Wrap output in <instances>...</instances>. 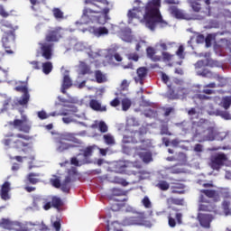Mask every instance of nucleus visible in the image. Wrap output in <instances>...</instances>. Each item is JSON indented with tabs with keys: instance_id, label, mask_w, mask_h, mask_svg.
<instances>
[{
	"instance_id": "61",
	"label": "nucleus",
	"mask_w": 231,
	"mask_h": 231,
	"mask_svg": "<svg viewBox=\"0 0 231 231\" xmlns=\"http://www.w3.org/2000/svg\"><path fill=\"white\" fill-rule=\"evenodd\" d=\"M116 169H118L119 172H125L127 165H125V162H122L116 165Z\"/></svg>"
},
{
	"instance_id": "41",
	"label": "nucleus",
	"mask_w": 231,
	"mask_h": 231,
	"mask_svg": "<svg viewBox=\"0 0 231 231\" xmlns=\"http://www.w3.org/2000/svg\"><path fill=\"white\" fill-rule=\"evenodd\" d=\"M30 102V93L23 94L20 100H18L19 106H28Z\"/></svg>"
},
{
	"instance_id": "46",
	"label": "nucleus",
	"mask_w": 231,
	"mask_h": 231,
	"mask_svg": "<svg viewBox=\"0 0 231 231\" xmlns=\"http://www.w3.org/2000/svg\"><path fill=\"white\" fill-rule=\"evenodd\" d=\"M127 125L128 127H138V125H140V123H138V120H136L135 117H130L127 120Z\"/></svg>"
},
{
	"instance_id": "16",
	"label": "nucleus",
	"mask_w": 231,
	"mask_h": 231,
	"mask_svg": "<svg viewBox=\"0 0 231 231\" xmlns=\"http://www.w3.org/2000/svg\"><path fill=\"white\" fill-rule=\"evenodd\" d=\"M149 73V69L147 67H140L136 70L137 77L134 78V81L136 84H141L143 86V80L147 78V74Z\"/></svg>"
},
{
	"instance_id": "22",
	"label": "nucleus",
	"mask_w": 231,
	"mask_h": 231,
	"mask_svg": "<svg viewBox=\"0 0 231 231\" xmlns=\"http://www.w3.org/2000/svg\"><path fill=\"white\" fill-rule=\"evenodd\" d=\"M171 194H184L185 184L181 182H172L171 183Z\"/></svg>"
},
{
	"instance_id": "32",
	"label": "nucleus",
	"mask_w": 231,
	"mask_h": 231,
	"mask_svg": "<svg viewBox=\"0 0 231 231\" xmlns=\"http://www.w3.org/2000/svg\"><path fill=\"white\" fill-rule=\"evenodd\" d=\"M38 176L39 174L31 172L27 175L26 180L28 183H31V185H37V183H39V179H37Z\"/></svg>"
},
{
	"instance_id": "48",
	"label": "nucleus",
	"mask_w": 231,
	"mask_h": 231,
	"mask_svg": "<svg viewBox=\"0 0 231 231\" xmlns=\"http://www.w3.org/2000/svg\"><path fill=\"white\" fill-rule=\"evenodd\" d=\"M222 208H223L226 216H228V214H230V202L226 201V200L223 201Z\"/></svg>"
},
{
	"instance_id": "26",
	"label": "nucleus",
	"mask_w": 231,
	"mask_h": 231,
	"mask_svg": "<svg viewBox=\"0 0 231 231\" xmlns=\"http://www.w3.org/2000/svg\"><path fill=\"white\" fill-rule=\"evenodd\" d=\"M139 158H141L144 163H150V162H152V153L150 151L141 152H139Z\"/></svg>"
},
{
	"instance_id": "3",
	"label": "nucleus",
	"mask_w": 231,
	"mask_h": 231,
	"mask_svg": "<svg viewBox=\"0 0 231 231\" xmlns=\"http://www.w3.org/2000/svg\"><path fill=\"white\" fill-rule=\"evenodd\" d=\"M97 3H104V0H85V5H91L92 6H95L96 9H91L89 7H85L83 9L81 19L85 21L83 22L84 24H88L93 21V18L95 17L93 14H104V15L109 14V8H104L102 10V7L97 5Z\"/></svg>"
},
{
	"instance_id": "34",
	"label": "nucleus",
	"mask_w": 231,
	"mask_h": 231,
	"mask_svg": "<svg viewBox=\"0 0 231 231\" xmlns=\"http://www.w3.org/2000/svg\"><path fill=\"white\" fill-rule=\"evenodd\" d=\"M109 33V30L106 27H98L94 29V35L96 37H102V35H107Z\"/></svg>"
},
{
	"instance_id": "45",
	"label": "nucleus",
	"mask_w": 231,
	"mask_h": 231,
	"mask_svg": "<svg viewBox=\"0 0 231 231\" xmlns=\"http://www.w3.org/2000/svg\"><path fill=\"white\" fill-rule=\"evenodd\" d=\"M206 66L208 68H219V63L217 60H214L212 59H207Z\"/></svg>"
},
{
	"instance_id": "5",
	"label": "nucleus",
	"mask_w": 231,
	"mask_h": 231,
	"mask_svg": "<svg viewBox=\"0 0 231 231\" xmlns=\"http://www.w3.org/2000/svg\"><path fill=\"white\" fill-rule=\"evenodd\" d=\"M195 134L200 136L204 142H214L217 136V130L214 126H208L206 123H198Z\"/></svg>"
},
{
	"instance_id": "17",
	"label": "nucleus",
	"mask_w": 231,
	"mask_h": 231,
	"mask_svg": "<svg viewBox=\"0 0 231 231\" xmlns=\"http://www.w3.org/2000/svg\"><path fill=\"white\" fill-rule=\"evenodd\" d=\"M175 213H170L169 217H168V223H169V226H171V228H174V226H176V220L177 223L181 224V217H183V215L180 212H178V209H174ZM174 217L176 219H174Z\"/></svg>"
},
{
	"instance_id": "13",
	"label": "nucleus",
	"mask_w": 231,
	"mask_h": 231,
	"mask_svg": "<svg viewBox=\"0 0 231 231\" xmlns=\"http://www.w3.org/2000/svg\"><path fill=\"white\" fill-rule=\"evenodd\" d=\"M228 158L225 153H218L212 157L211 159V167L214 171H219L223 165H225V162H226Z\"/></svg>"
},
{
	"instance_id": "8",
	"label": "nucleus",
	"mask_w": 231,
	"mask_h": 231,
	"mask_svg": "<svg viewBox=\"0 0 231 231\" xmlns=\"http://www.w3.org/2000/svg\"><path fill=\"white\" fill-rule=\"evenodd\" d=\"M8 125L18 129L21 133H25V134H28L32 131V125H30L28 116L25 115L22 116V119H14V121L8 122Z\"/></svg>"
},
{
	"instance_id": "57",
	"label": "nucleus",
	"mask_w": 231,
	"mask_h": 231,
	"mask_svg": "<svg viewBox=\"0 0 231 231\" xmlns=\"http://www.w3.org/2000/svg\"><path fill=\"white\" fill-rule=\"evenodd\" d=\"M116 182L118 183V185H122V187H127V185H129V182H127L125 179H122V178H117L116 180Z\"/></svg>"
},
{
	"instance_id": "60",
	"label": "nucleus",
	"mask_w": 231,
	"mask_h": 231,
	"mask_svg": "<svg viewBox=\"0 0 231 231\" xmlns=\"http://www.w3.org/2000/svg\"><path fill=\"white\" fill-rule=\"evenodd\" d=\"M0 15L4 18L10 17V14L5 10L3 5H0Z\"/></svg>"
},
{
	"instance_id": "36",
	"label": "nucleus",
	"mask_w": 231,
	"mask_h": 231,
	"mask_svg": "<svg viewBox=\"0 0 231 231\" xmlns=\"http://www.w3.org/2000/svg\"><path fill=\"white\" fill-rule=\"evenodd\" d=\"M80 68L81 75H91L93 73V71H91V67H89V65L86 64L84 61L80 62Z\"/></svg>"
},
{
	"instance_id": "23",
	"label": "nucleus",
	"mask_w": 231,
	"mask_h": 231,
	"mask_svg": "<svg viewBox=\"0 0 231 231\" xmlns=\"http://www.w3.org/2000/svg\"><path fill=\"white\" fill-rule=\"evenodd\" d=\"M127 194V191L118 189V188H114L111 189V194L109 195L110 199H115L116 201H120L116 199V198H118L120 196H125Z\"/></svg>"
},
{
	"instance_id": "64",
	"label": "nucleus",
	"mask_w": 231,
	"mask_h": 231,
	"mask_svg": "<svg viewBox=\"0 0 231 231\" xmlns=\"http://www.w3.org/2000/svg\"><path fill=\"white\" fill-rule=\"evenodd\" d=\"M120 105V99H118L117 97H116L115 99H113L111 102H110V106L112 107H118V106Z\"/></svg>"
},
{
	"instance_id": "1",
	"label": "nucleus",
	"mask_w": 231,
	"mask_h": 231,
	"mask_svg": "<svg viewBox=\"0 0 231 231\" xmlns=\"http://www.w3.org/2000/svg\"><path fill=\"white\" fill-rule=\"evenodd\" d=\"M137 7H134L128 12L129 19H143L146 28L152 32L156 30L158 24L161 28H165L169 23L163 20L160 8H162V0H150L146 5L141 0H134ZM144 7V14L142 13V8Z\"/></svg>"
},
{
	"instance_id": "15",
	"label": "nucleus",
	"mask_w": 231,
	"mask_h": 231,
	"mask_svg": "<svg viewBox=\"0 0 231 231\" xmlns=\"http://www.w3.org/2000/svg\"><path fill=\"white\" fill-rule=\"evenodd\" d=\"M125 226H132L134 225H143V217L142 215H134L133 217H126L123 219Z\"/></svg>"
},
{
	"instance_id": "54",
	"label": "nucleus",
	"mask_w": 231,
	"mask_h": 231,
	"mask_svg": "<svg viewBox=\"0 0 231 231\" xmlns=\"http://www.w3.org/2000/svg\"><path fill=\"white\" fill-rule=\"evenodd\" d=\"M123 207H124V205H122L118 202H116L111 205V210H113V212H118V210H122Z\"/></svg>"
},
{
	"instance_id": "42",
	"label": "nucleus",
	"mask_w": 231,
	"mask_h": 231,
	"mask_svg": "<svg viewBox=\"0 0 231 231\" xmlns=\"http://www.w3.org/2000/svg\"><path fill=\"white\" fill-rule=\"evenodd\" d=\"M95 149H97V146H88L87 147L85 150H83V156L84 158H89V156L93 155V151H95Z\"/></svg>"
},
{
	"instance_id": "2",
	"label": "nucleus",
	"mask_w": 231,
	"mask_h": 231,
	"mask_svg": "<svg viewBox=\"0 0 231 231\" xmlns=\"http://www.w3.org/2000/svg\"><path fill=\"white\" fill-rule=\"evenodd\" d=\"M77 136H79V134L75 133L66 132L60 134L57 141L58 152H64V151H69V149L80 147L82 145V141Z\"/></svg>"
},
{
	"instance_id": "58",
	"label": "nucleus",
	"mask_w": 231,
	"mask_h": 231,
	"mask_svg": "<svg viewBox=\"0 0 231 231\" xmlns=\"http://www.w3.org/2000/svg\"><path fill=\"white\" fill-rule=\"evenodd\" d=\"M129 60H134V62H138L140 56L137 53H130L128 54Z\"/></svg>"
},
{
	"instance_id": "52",
	"label": "nucleus",
	"mask_w": 231,
	"mask_h": 231,
	"mask_svg": "<svg viewBox=\"0 0 231 231\" xmlns=\"http://www.w3.org/2000/svg\"><path fill=\"white\" fill-rule=\"evenodd\" d=\"M142 204L143 205V207L145 208H151V207H152V205L151 204V199H149V197L145 196L143 199H142Z\"/></svg>"
},
{
	"instance_id": "7",
	"label": "nucleus",
	"mask_w": 231,
	"mask_h": 231,
	"mask_svg": "<svg viewBox=\"0 0 231 231\" xmlns=\"http://www.w3.org/2000/svg\"><path fill=\"white\" fill-rule=\"evenodd\" d=\"M189 3L193 11L202 14V17H210V0H189Z\"/></svg>"
},
{
	"instance_id": "47",
	"label": "nucleus",
	"mask_w": 231,
	"mask_h": 231,
	"mask_svg": "<svg viewBox=\"0 0 231 231\" xmlns=\"http://www.w3.org/2000/svg\"><path fill=\"white\" fill-rule=\"evenodd\" d=\"M123 142L124 143H138V141L134 137L128 135H124Z\"/></svg>"
},
{
	"instance_id": "56",
	"label": "nucleus",
	"mask_w": 231,
	"mask_h": 231,
	"mask_svg": "<svg viewBox=\"0 0 231 231\" xmlns=\"http://www.w3.org/2000/svg\"><path fill=\"white\" fill-rule=\"evenodd\" d=\"M37 115L40 120H46V118H50V116L44 110L39 111Z\"/></svg>"
},
{
	"instance_id": "10",
	"label": "nucleus",
	"mask_w": 231,
	"mask_h": 231,
	"mask_svg": "<svg viewBox=\"0 0 231 231\" xmlns=\"http://www.w3.org/2000/svg\"><path fill=\"white\" fill-rule=\"evenodd\" d=\"M78 174L79 172L75 168L68 171V176L62 181L60 186L62 192H66L67 194L69 193V190H71V181H75V176H78Z\"/></svg>"
},
{
	"instance_id": "37",
	"label": "nucleus",
	"mask_w": 231,
	"mask_h": 231,
	"mask_svg": "<svg viewBox=\"0 0 231 231\" xmlns=\"http://www.w3.org/2000/svg\"><path fill=\"white\" fill-rule=\"evenodd\" d=\"M219 106L221 107H223L224 109H226V111L227 109H230V106H231V97H224L222 98L221 103L219 104Z\"/></svg>"
},
{
	"instance_id": "38",
	"label": "nucleus",
	"mask_w": 231,
	"mask_h": 231,
	"mask_svg": "<svg viewBox=\"0 0 231 231\" xmlns=\"http://www.w3.org/2000/svg\"><path fill=\"white\" fill-rule=\"evenodd\" d=\"M146 53L149 59H152V60H160V57H154L156 55V51L152 47H148L146 49Z\"/></svg>"
},
{
	"instance_id": "28",
	"label": "nucleus",
	"mask_w": 231,
	"mask_h": 231,
	"mask_svg": "<svg viewBox=\"0 0 231 231\" xmlns=\"http://www.w3.org/2000/svg\"><path fill=\"white\" fill-rule=\"evenodd\" d=\"M197 98H199V100H213L214 102H216V104H217V102H219L221 100V97L219 96H216V97H208L205 94H197Z\"/></svg>"
},
{
	"instance_id": "18",
	"label": "nucleus",
	"mask_w": 231,
	"mask_h": 231,
	"mask_svg": "<svg viewBox=\"0 0 231 231\" xmlns=\"http://www.w3.org/2000/svg\"><path fill=\"white\" fill-rule=\"evenodd\" d=\"M200 203H207V204H199V212H212L214 210V207L205 199L203 194L199 197Z\"/></svg>"
},
{
	"instance_id": "53",
	"label": "nucleus",
	"mask_w": 231,
	"mask_h": 231,
	"mask_svg": "<svg viewBox=\"0 0 231 231\" xmlns=\"http://www.w3.org/2000/svg\"><path fill=\"white\" fill-rule=\"evenodd\" d=\"M98 129L100 131V133H107V125L106 124V122L101 121L98 124Z\"/></svg>"
},
{
	"instance_id": "4",
	"label": "nucleus",
	"mask_w": 231,
	"mask_h": 231,
	"mask_svg": "<svg viewBox=\"0 0 231 231\" xmlns=\"http://www.w3.org/2000/svg\"><path fill=\"white\" fill-rule=\"evenodd\" d=\"M23 140H25V142H30V140H32V136L23 134H11L6 135V139L4 140V143L5 145H13L14 149H22V151L24 152V148L28 147L30 143H25Z\"/></svg>"
},
{
	"instance_id": "12",
	"label": "nucleus",
	"mask_w": 231,
	"mask_h": 231,
	"mask_svg": "<svg viewBox=\"0 0 231 231\" xmlns=\"http://www.w3.org/2000/svg\"><path fill=\"white\" fill-rule=\"evenodd\" d=\"M14 41H15V33L14 31L5 32L4 36L2 37L3 46L5 49V52L9 55L14 53V51L10 50V42Z\"/></svg>"
},
{
	"instance_id": "25",
	"label": "nucleus",
	"mask_w": 231,
	"mask_h": 231,
	"mask_svg": "<svg viewBox=\"0 0 231 231\" xmlns=\"http://www.w3.org/2000/svg\"><path fill=\"white\" fill-rule=\"evenodd\" d=\"M169 91H168V98H171V100H176L180 98V95H181V91H183V88H179L177 90V93H174V89L171 86H168Z\"/></svg>"
},
{
	"instance_id": "6",
	"label": "nucleus",
	"mask_w": 231,
	"mask_h": 231,
	"mask_svg": "<svg viewBox=\"0 0 231 231\" xmlns=\"http://www.w3.org/2000/svg\"><path fill=\"white\" fill-rule=\"evenodd\" d=\"M198 75L219 82L218 84H216V82L206 84L204 85V88H206L215 89V88H225V86H226V80L223 78V76L219 75V73H213L212 71L204 69L203 70L199 71Z\"/></svg>"
},
{
	"instance_id": "51",
	"label": "nucleus",
	"mask_w": 231,
	"mask_h": 231,
	"mask_svg": "<svg viewBox=\"0 0 231 231\" xmlns=\"http://www.w3.org/2000/svg\"><path fill=\"white\" fill-rule=\"evenodd\" d=\"M218 116H221L224 120H231V115L228 111H218Z\"/></svg>"
},
{
	"instance_id": "27",
	"label": "nucleus",
	"mask_w": 231,
	"mask_h": 231,
	"mask_svg": "<svg viewBox=\"0 0 231 231\" xmlns=\"http://www.w3.org/2000/svg\"><path fill=\"white\" fill-rule=\"evenodd\" d=\"M168 208H171L172 205H183V199H176L174 197H170L166 199Z\"/></svg>"
},
{
	"instance_id": "50",
	"label": "nucleus",
	"mask_w": 231,
	"mask_h": 231,
	"mask_svg": "<svg viewBox=\"0 0 231 231\" xmlns=\"http://www.w3.org/2000/svg\"><path fill=\"white\" fill-rule=\"evenodd\" d=\"M160 134H162V135L166 134L167 136L172 135V134L171 132H169V126H167V125H162L161 126Z\"/></svg>"
},
{
	"instance_id": "39",
	"label": "nucleus",
	"mask_w": 231,
	"mask_h": 231,
	"mask_svg": "<svg viewBox=\"0 0 231 231\" xmlns=\"http://www.w3.org/2000/svg\"><path fill=\"white\" fill-rule=\"evenodd\" d=\"M62 86L65 88H69L73 86V81H71V78H69V75L67 74L63 77Z\"/></svg>"
},
{
	"instance_id": "29",
	"label": "nucleus",
	"mask_w": 231,
	"mask_h": 231,
	"mask_svg": "<svg viewBox=\"0 0 231 231\" xmlns=\"http://www.w3.org/2000/svg\"><path fill=\"white\" fill-rule=\"evenodd\" d=\"M95 79L97 84H104V82L107 81V79L106 78V75L102 73L101 70H96L95 71Z\"/></svg>"
},
{
	"instance_id": "9",
	"label": "nucleus",
	"mask_w": 231,
	"mask_h": 231,
	"mask_svg": "<svg viewBox=\"0 0 231 231\" xmlns=\"http://www.w3.org/2000/svg\"><path fill=\"white\" fill-rule=\"evenodd\" d=\"M62 39V27H51L45 34V42L53 44Z\"/></svg>"
},
{
	"instance_id": "49",
	"label": "nucleus",
	"mask_w": 231,
	"mask_h": 231,
	"mask_svg": "<svg viewBox=\"0 0 231 231\" xmlns=\"http://www.w3.org/2000/svg\"><path fill=\"white\" fill-rule=\"evenodd\" d=\"M177 57L180 59H185V47L183 45H180L179 49L176 51Z\"/></svg>"
},
{
	"instance_id": "20",
	"label": "nucleus",
	"mask_w": 231,
	"mask_h": 231,
	"mask_svg": "<svg viewBox=\"0 0 231 231\" xmlns=\"http://www.w3.org/2000/svg\"><path fill=\"white\" fill-rule=\"evenodd\" d=\"M200 194H204V196L215 201H219V193L215 189H200Z\"/></svg>"
},
{
	"instance_id": "33",
	"label": "nucleus",
	"mask_w": 231,
	"mask_h": 231,
	"mask_svg": "<svg viewBox=\"0 0 231 231\" xmlns=\"http://www.w3.org/2000/svg\"><path fill=\"white\" fill-rule=\"evenodd\" d=\"M14 90L18 91V93H23V95H26L28 94V85L24 81L20 82V85L16 86Z\"/></svg>"
},
{
	"instance_id": "11",
	"label": "nucleus",
	"mask_w": 231,
	"mask_h": 231,
	"mask_svg": "<svg viewBox=\"0 0 231 231\" xmlns=\"http://www.w3.org/2000/svg\"><path fill=\"white\" fill-rule=\"evenodd\" d=\"M40 51L42 57L45 60H51V58L53 57V47L55 46L53 43H49L48 42H40Z\"/></svg>"
},
{
	"instance_id": "30",
	"label": "nucleus",
	"mask_w": 231,
	"mask_h": 231,
	"mask_svg": "<svg viewBox=\"0 0 231 231\" xmlns=\"http://www.w3.org/2000/svg\"><path fill=\"white\" fill-rule=\"evenodd\" d=\"M42 68L44 75H50L51 71H53V63L51 61L43 62Z\"/></svg>"
},
{
	"instance_id": "55",
	"label": "nucleus",
	"mask_w": 231,
	"mask_h": 231,
	"mask_svg": "<svg viewBox=\"0 0 231 231\" xmlns=\"http://www.w3.org/2000/svg\"><path fill=\"white\" fill-rule=\"evenodd\" d=\"M51 183L55 189H60L61 187L60 180L58 178L51 180Z\"/></svg>"
},
{
	"instance_id": "59",
	"label": "nucleus",
	"mask_w": 231,
	"mask_h": 231,
	"mask_svg": "<svg viewBox=\"0 0 231 231\" xmlns=\"http://www.w3.org/2000/svg\"><path fill=\"white\" fill-rule=\"evenodd\" d=\"M52 226L55 231H60L62 225L60 224V220H56L52 223Z\"/></svg>"
},
{
	"instance_id": "14",
	"label": "nucleus",
	"mask_w": 231,
	"mask_h": 231,
	"mask_svg": "<svg viewBox=\"0 0 231 231\" xmlns=\"http://www.w3.org/2000/svg\"><path fill=\"white\" fill-rule=\"evenodd\" d=\"M197 219L203 228H210V223L214 221V216L210 214L199 213Z\"/></svg>"
},
{
	"instance_id": "40",
	"label": "nucleus",
	"mask_w": 231,
	"mask_h": 231,
	"mask_svg": "<svg viewBox=\"0 0 231 231\" xmlns=\"http://www.w3.org/2000/svg\"><path fill=\"white\" fill-rule=\"evenodd\" d=\"M156 187H157V189H160V190L165 191V190H167L168 189L171 188V185L166 180H160L156 184Z\"/></svg>"
},
{
	"instance_id": "43",
	"label": "nucleus",
	"mask_w": 231,
	"mask_h": 231,
	"mask_svg": "<svg viewBox=\"0 0 231 231\" xmlns=\"http://www.w3.org/2000/svg\"><path fill=\"white\" fill-rule=\"evenodd\" d=\"M52 14L55 19H64V13L60 10V8H58V7L53 8Z\"/></svg>"
},
{
	"instance_id": "35",
	"label": "nucleus",
	"mask_w": 231,
	"mask_h": 231,
	"mask_svg": "<svg viewBox=\"0 0 231 231\" xmlns=\"http://www.w3.org/2000/svg\"><path fill=\"white\" fill-rule=\"evenodd\" d=\"M51 205L53 207V208H60V207H62V205H64V203L62 202V199L57 196H54L51 198Z\"/></svg>"
},
{
	"instance_id": "63",
	"label": "nucleus",
	"mask_w": 231,
	"mask_h": 231,
	"mask_svg": "<svg viewBox=\"0 0 231 231\" xmlns=\"http://www.w3.org/2000/svg\"><path fill=\"white\" fill-rule=\"evenodd\" d=\"M205 66H207V62H205V60H203L197 61L195 64V68H197L199 69Z\"/></svg>"
},
{
	"instance_id": "62",
	"label": "nucleus",
	"mask_w": 231,
	"mask_h": 231,
	"mask_svg": "<svg viewBox=\"0 0 231 231\" xmlns=\"http://www.w3.org/2000/svg\"><path fill=\"white\" fill-rule=\"evenodd\" d=\"M196 42L197 44H203V42H205V35L199 34L196 38Z\"/></svg>"
},
{
	"instance_id": "44",
	"label": "nucleus",
	"mask_w": 231,
	"mask_h": 231,
	"mask_svg": "<svg viewBox=\"0 0 231 231\" xmlns=\"http://www.w3.org/2000/svg\"><path fill=\"white\" fill-rule=\"evenodd\" d=\"M103 138H104L105 143H106V145H115V137H113V135H111V134H105L103 136Z\"/></svg>"
},
{
	"instance_id": "19",
	"label": "nucleus",
	"mask_w": 231,
	"mask_h": 231,
	"mask_svg": "<svg viewBox=\"0 0 231 231\" xmlns=\"http://www.w3.org/2000/svg\"><path fill=\"white\" fill-rule=\"evenodd\" d=\"M10 182L5 181L4 182V184L1 187V190H0V196H1V199H3L4 201H8V199H10V190H12V188H10Z\"/></svg>"
},
{
	"instance_id": "24",
	"label": "nucleus",
	"mask_w": 231,
	"mask_h": 231,
	"mask_svg": "<svg viewBox=\"0 0 231 231\" xmlns=\"http://www.w3.org/2000/svg\"><path fill=\"white\" fill-rule=\"evenodd\" d=\"M169 12L175 17L176 19H183L185 17V14L181 10L178 9V6L171 5L169 7Z\"/></svg>"
},
{
	"instance_id": "21",
	"label": "nucleus",
	"mask_w": 231,
	"mask_h": 231,
	"mask_svg": "<svg viewBox=\"0 0 231 231\" xmlns=\"http://www.w3.org/2000/svg\"><path fill=\"white\" fill-rule=\"evenodd\" d=\"M89 106L93 111H99L100 113H104L105 111H107V108L106 106H102L100 102L97 99H91L89 101Z\"/></svg>"
},
{
	"instance_id": "31",
	"label": "nucleus",
	"mask_w": 231,
	"mask_h": 231,
	"mask_svg": "<svg viewBox=\"0 0 231 231\" xmlns=\"http://www.w3.org/2000/svg\"><path fill=\"white\" fill-rule=\"evenodd\" d=\"M121 106L123 111H129L131 106H133V101L129 97H125L121 100Z\"/></svg>"
}]
</instances>
